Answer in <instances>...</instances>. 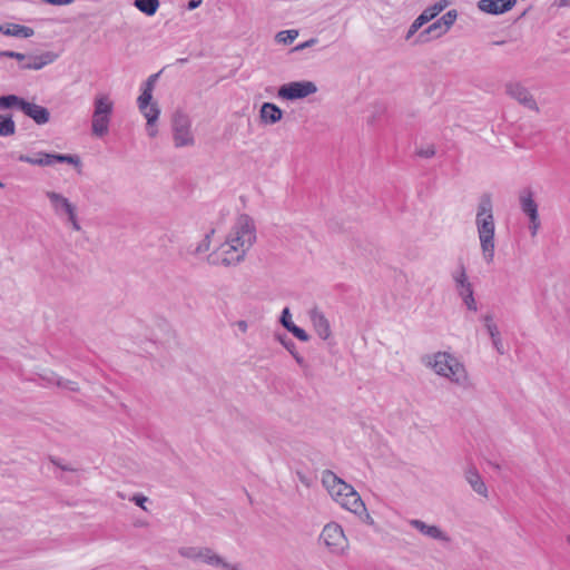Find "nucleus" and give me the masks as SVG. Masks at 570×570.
Returning a JSON list of instances; mask_svg holds the SVG:
<instances>
[{
  "label": "nucleus",
  "mask_w": 570,
  "mask_h": 570,
  "mask_svg": "<svg viewBox=\"0 0 570 570\" xmlns=\"http://www.w3.org/2000/svg\"><path fill=\"white\" fill-rule=\"evenodd\" d=\"M257 238L256 226L252 217L238 215L229 227L224 243L207 256V263L214 266H235L242 263Z\"/></svg>",
  "instance_id": "1"
},
{
  "label": "nucleus",
  "mask_w": 570,
  "mask_h": 570,
  "mask_svg": "<svg viewBox=\"0 0 570 570\" xmlns=\"http://www.w3.org/2000/svg\"><path fill=\"white\" fill-rule=\"evenodd\" d=\"M423 364L431 368L438 376L448 380L462 390L473 387L472 379L464 363L449 352H436L423 357Z\"/></svg>",
  "instance_id": "2"
},
{
  "label": "nucleus",
  "mask_w": 570,
  "mask_h": 570,
  "mask_svg": "<svg viewBox=\"0 0 570 570\" xmlns=\"http://www.w3.org/2000/svg\"><path fill=\"white\" fill-rule=\"evenodd\" d=\"M475 227L482 259L491 265L495 256V220L490 194H483L476 206Z\"/></svg>",
  "instance_id": "3"
},
{
  "label": "nucleus",
  "mask_w": 570,
  "mask_h": 570,
  "mask_svg": "<svg viewBox=\"0 0 570 570\" xmlns=\"http://www.w3.org/2000/svg\"><path fill=\"white\" fill-rule=\"evenodd\" d=\"M91 116V132L96 137H104L109 131L114 101L108 94H97L94 98Z\"/></svg>",
  "instance_id": "4"
},
{
  "label": "nucleus",
  "mask_w": 570,
  "mask_h": 570,
  "mask_svg": "<svg viewBox=\"0 0 570 570\" xmlns=\"http://www.w3.org/2000/svg\"><path fill=\"white\" fill-rule=\"evenodd\" d=\"M178 553L183 558L199 561L214 568L243 570V566L240 563H229L213 549L207 547H181L178 549Z\"/></svg>",
  "instance_id": "5"
},
{
  "label": "nucleus",
  "mask_w": 570,
  "mask_h": 570,
  "mask_svg": "<svg viewBox=\"0 0 570 570\" xmlns=\"http://www.w3.org/2000/svg\"><path fill=\"white\" fill-rule=\"evenodd\" d=\"M171 135L173 144L177 149L193 148L196 145V136L193 129V121L190 117L177 110L171 119Z\"/></svg>",
  "instance_id": "6"
},
{
  "label": "nucleus",
  "mask_w": 570,
  "mask_h": 570,
  "mask_svg": "<svg viewBox=\"0 0 570 570\" xmlns=\"http://www.w3.org/2000/svg\"><path fill=\"white\" fill-rule=\"evenodd\" d=\"M12 107L19 108L37 125H45L50 119L49 110L40 105L29 102L16 95H7L0 97V109H8Z\"/></svg>",
  "instance_id": "7"
},
{
  "label": "nucleus",
  "mask_w": 570,
  "mask_h": 570,
  "mask_svg": "<svg viewBox=\"0 0 570 570\" xmlns=\"http://www.w3.org/2000/svg\"><path fill=\"white\" fill-rule=\"evenodd\" d=\"M320 542L335 556H343L348 550V539L343 528L336 522H330L323 528Z\"/></svg>",
  "instance_id": "8"
},
{
  "label": "nucleus",
  "mask_w": 570,
  "mask_h": 570,
  "mask_svg": "<svg viewBox=\"0 0 570 570\" xmlns=\"http://www.w3.org/2000/svg\"><path fill=\"white\" fill-rule=\"evenodd\" d=\"M11 157L16 158L18 161L27 163L33 166H52L56 163H67L75 166H78L80 164L79 158L77 156L48 154L43 151H39L35 156H28L23 154H11Z\"/></svg>",
  "instance_id": "9"
},
{
  "label": "nucleus",
  "mask_w": 570,
  "mask_h": 570,
  "mask_svg": "<svg viewBox=\"0 0 570 570\" xmlns=\"http://www.w3.org/2000/svg\"><path fill=\"white\" fill-rule=\"evenodd\" d=\"M317 91L313 81H292L285 83L278 89V97L286 100H296L306 98Z\"/></svg>",
  "instance_id": "10"
},
{
  "label": "nucleus",
  "mask_w": 570,
  "mask_h": 570,
  "mask_svg": "<svg viewBox=\"0 0 570 570\" xmlns=\"http://www.w3.org/2000/svg\"><path fill=\"white\" fill-rule=\"evenodd\" d=\"M505 94L511 98L518 101L523 107L539 111V107L532 94L529 89L519 81H509L504 85Z\"/></svg>",
  "instance_id": "11"
},
{
  "label": "nucleus",
  "mask_w": 570,
  "mask_h": 570,
  "mask_svg": "<svg viewBox=\"0 0 570 570\" xmlns=\"http://www.w3.org/2000/svg\"><path fill=\"white\" fill-rule=\"evenodd\" d=\"M322 483L336 503L342 501V498L346 497L347 491H351L352 487L328 470L323 472Z\"/></svg>",
  "instance_id": "12"
},
{
  "label": "nucleus",
  "mask_w": 570,
  "mask_h": 570,
  "mask_svg": "<svg viewBox=\"0 0 570 570\" xmlns=\"http://www.w3.org/2000/svg\"><path fill=\"white\" fill-rule=\"evenodd\" d=\"M338 504L343 509L358 515L360 518H364L365 521L370 523L373 522L371 515L367 513L363 500L353 487H351V491H347L346 497L342 498V501H340Z\"/></svg>",
  "instance_id": "13"
},
{
  "label": "nucleus",
  "mask_w": 570,
  "mask_h": 570,
  "mask_svg": "<svg viewBox=\"0 0 570 570\" xmlns=\"http://www.w3.org/2000/svg\"><path fill=\"white\" fill-rule=\"evenodd\" d=\"M409 524L426 538H430V539H433V540H436V541H440L443 543H449L451 540L449 534L435 524H428L424 521L419 520V519L409 520Z\"/></svg>",
  "instance_id": "14"
},
{
  "label": "nucleus",
  "mask_w": 570,
  "mask_h": 570,
  "mask_svg": "<svg viewBox=\"0 0 570 570\" xmlns=\"http://www.w3.org/2000/svg\"><path fill=\"white\" fill-rule=\"evenodd\" d=\"M46 196L51 204L53 213L58 217L67 218L68 216H72V213L77 210L76 206L62 194L48 190L46 191Z\"/></svg>",
  "instance_id": "15"
},
{
  "label": "nucleus",
  "mask_w": 570,
  "mask_h": 570,
  "mask_svg": "<svg viewBox=\"0 0 570 570\" xmlns=\"http://www.w3.org/2000/svg\"><path fill=\"white\" fill-rule=\"evenodd\" d=\"M307 315L317 336L323 341H327L332 336V330L324 313L320 308L313 307L308 311Z\"/></svg>",
  "instance_id": "16"
},
{
  "label": "nucleus",
  "mask_w": 570,
  "mask_h": 570,
  "mask_svg": "<svg viewBox=\"0 0 570 570\" xmlns=\"http://www.w3.org/2000/svg\"><path fill=\"white\" fill-rule=\"evenodd\" d=\"M518 0H480L478 9L489 14H502L510 11Z\"/></svg>",
  "instance_id": "17"
},
{
  "label": "nucleus",
  "mask_w": 570,
  "mask_h": 570,
  "mask_svg": "<svg viewBox=\"0 0 570 570\" xmlns=\"http://www.w3.org/2000/svg\"><path fill=\"white\" fill-rule=\"evenodd\" d=\"M58 56L55 52L46 51L40 55H29L21 65L22 69L40 70L43 67L52 63Z\"/></svg>",
  "instance_id": "18"
},
{
  "label": "nucleus",
  "mask_w": 570,
  "mask_h": 570,
  "mask_svg": "<svg viewBox=\"0 0 570 570\" xmlns=\"http://www.w3.org/2000/svg\"><path fill=\"white\" fill-rule=\"evenodd\" d=\"M458 13L455 10H450L444 13L438 21L433 22L425 30L426 33H432L435 37H440L445 33L455 22Z\"/></svg>",
  "instance_id": "19"
},
{
  "label": "nucleus",
  "mask_w": 570,
  "mask_h": 570,
  "mask_svg": "<svg viewBox=\"0 0 570 570\" xmlns=\"http://www.w3.org/2000/svg\"><path fill=\"white\" fill-rule=\"evenodd\" d=\"M283 118V110L272 102H264L259 109V119L264 125H275Z\"/></svg>",
  "instance_id": "20"
},
{
  "label": "nucleus",
  "mask_w": 570,
  "mask_h": 570,
  "mask_svg": "<svg viewBox=\"0 0 570 570\" xmlns=\"http://www.w3.org/2000/svg\"><path fill=\"white\" fill-rule=\"evenodd\" d=\"M452 279L455 284V289L460 297L473 293V286L469 281L465 268L461 265L452 273Z\"/></svg>",
  "instance_id": "21"
},
{
  "label": "nucleus",
  "mask_w": 570,
  "mask_h": 570,
  "mask_svg": "<svg viewBox=\"0 0 570 570\" xmlns=\"http://www.w3.org/2000/svg\"><path fill=\"white\" fill-rule=\"evenodd\" d=\"M158 78V73L150 75L148 79L141 86V94L137 99V105L139 110L146 109L148 105L154 104L153 100V91L155 88L156 80Z\"/></svg>",
  "instance_id": "22"
},
{
  "label": "nucleus",
  "mask_w": 570,
  "mask_h": 570,
  "mask_svg": "<svg viewBox=\"0 0 570 570\" xmlns=\"http://www.w3.org/2000/svg\"><path fill=\"white\" fill-rule=\"evenodd\" d=\"M465 480L470 484V487L473 489L475 493L483 498H488V488L478 472V470L474 466H470L465 471Z\"/></svg>",
  "instance_id": "23"
},
{
  "label": "nucleus",
  "mask_w": 570,
  "mask_h": 570,
  "mask_svg": "<svg viewBox=\"0 0 570 570\" xmlns=\"http://www.w3.org/2000/svg\"><path fill=\"white\" fill-rule=\"evenodd\" d=\"M39 380L46 386L57 385V386L68 390V391H72V392L78 391L77 383L69 381V380H65L62 377H59L53 372H46L43 374H40Z\"/></svg>",
  "instance_id": "24"
},
{
  "label": "nucleus",
  "mask_w": 570,
  "mask_h": 570,
  "mask_svg": "<svg viewBox=\"0 0 570 570\" xmlns=\"http://www.w3.org/2000/svg\"><path fill=\"white\" fill-rule=\"evenodd\" d=\"M520 207L528 218H534L539 216L538 205L533 199V193L530 189H524L519 196Z\"/></svg>",
  "instance_id": "25"
},
{
  "label": "nucleus",
  "mask_w": 570,
  "mask_h": 570,
  "mask_svg": "<svg viewBox=\"0 0 570 570\" xmlns=\"http://www.w3.org/2000/svg\"><path fill=\"white\" fill-rule=\"evenodd\" d=\"M0 32L4 36L16 37V38H30L35 35L32 28L18 24V23H3L0 24Z\"/></svg>",
  "instance_id": "26"
},
{
  "label": "nucleus",
  "mask_w": 570,
  "mask_h": 570,
  "mask_svg": "<svg viewBox=\"0 0 570 570\" xmlns=\"http://www.w3.org/2000/svg\"><path fill=\"white\" fill-rule=\"evenodd\" d=\"M134 4L139 11L147 16H154L159 8L158 0H135Z\"/></svg>",
  "instance_id": "27"
},
{
  "label": "nucleus",
  "mask_w": 570,
  "mask_h": 570,
  "mask_svg": "<svg viewBox=\"0 0 570 570\" xmlns=\"http://www.w3.org/2000/svg\"><path fill=\"white\" fill-rule=\"evenodd\" d=\"M16 124L11 116L0 115V137H9L14 135Z\"/></svg>",
  "instance_id": "28"
},
{
  "label": "nucleus",
  "mask_w": 570,
  "mask_h": 570,
  "mask_svg": "<svg viewBox=\"0 0 570 570\" xmlns=\"http://www.w3.org/2000/svg\"><path fill=\"white\" fill-rule=\"evenodd\" d=\"M139 111L146 118L147 125L156 124L160 115V109L157 102L150 104L148 107H146V109Z\"/></svg>",
  "instance_id": "29"
},
{
  "label": "nucleus",
  "mask_w": 570,
  "mask_h": 570,
  "mask_svg": "<svg viewBox=\"0 0 570 570\" xmlns=\"http://www.w3.org/2000/svg\"><path fill=\"white\" fill-rule=\"evenodd\" d=\"M482 320H483L485 330L491 337V341L501 337L499 327L494 322L493 315L487 314L482 317Z\"/></svg>",
  "instance_id": "30"
},
{
  "label": "nucleus",
  "mask_w": 570,
  "mask_h": 570,
  "mask_svg": "<svg viewBox=\"0 0 570 570\" xmlns=\"http://www.w3.org/2000/svg\"><path fill=\"white\" fill-rule=\"evenodd\" d=\"M297 30H283L276 35L275 39L278 43L289 45L297 38Z\"/></svg>",
  "instance_id": "31"
},
{
  "label": "nucleus",
  "mask_w": 570,
  "mask_h": 570,
  "mask_svg": "<svg viewBox=\"0 0 570 570\" xmlns=\"http://www.w3.org/2000/svg\"><path fill=\"white\" fill-rule=\"evenodd\" d=\"M446 7V2H439L435 3L432 7L426 8L421 14L425 16V19L428 21L432 20L434 17H436L444 8Z\"/></svg>",
  "instance_id": "32"
},
{
  "label": "nucleus",
  "mask_w": 570,
  "mask_h": 570,
  "mask_svg": "<svg viewBox=\"0 0 570 570\" xmlns=\"http://www.w3.org/2000/svg\"><path fill=\"white\" fill-rule=\"evenodd\" d=\"M213 234V230L209 234H206L204 238L197 244V246L194 249L195 254H202L206 253L210 248V235Z\"/></svg>",
  "instance_id": "33"
},
{
  "label": "nucleus",
  "mask_w": 570,
  "mask_h": 570,
  "mask_svg": "<svg viewBox=\"0 0 570 570\" xmlns=\"http://www.w3.org/2000/svg\"><path fill=\"white\" fill-rule=\"evenodd\" d=\"M426 22H429V21L425 19V16L420 14L413 21V23L410 26V29H409L407 35H406V39H410Z\"/></svg>",
  "instance_id": "34"
},
{
  "label": "nucleus",
  "mask_w": 570,
  "mask_h": 570,
  "mask_svg": "<svg viewBox=\"0 0 570 570\" xmlns=\"http://www.w3.org/2000/svg\"><path fill=\"white\" fill-rule=\"evenodd\" d=\"M288 332L292 333L301 342H307L309 340L308 334L295 324L288 330Z\"/></svg>",
  "instance_id": "35"
},
{
  "label": "nucleus",
  "mask_w": 570,
  "mask_h": 570,
  "mask_svg": "<svg viewBox=\"0 0 570 570\" xmlns=\"http://www.w3.org/2000/svg\"><path fill=\"white\" fill-rule=\"evenodd\" d=\"M281 323L282 325L288 331L293 325V321H292V314L289 312V308L288 307H285L282 312V315H281Z\"/></svg>",
  "instance_id": "36"
},
{
  "label": "nucleus",
  "mask_w": 570,
  "mask_h": 570,
  "mask_svg": "<svg viewBox=\"0 0 570 570\" xmlns=\"http://www.w3.org/2000/svg\"><path fill=\"white\" fill-rule=\"evenodd\" d=\"M464 305L466 306L468 309L472 311V312H476L478 311V305H476V302L474 299V296H473V293H470L465 296H462L461 297Z\"/></svg>",
  "instance_id": "37"
},
{
  "label": "nucleus",
  "mask_w": 570,
  "mask_h": 570,
  "mask_svg": "<svg viewBox=\"0 0 570 570\" xmlns=\"http://www.w3.org/2000/svg\"><path fill=\"white\" fill-rule=\"evenodd\" d=\"M0 56L7 57V58H13V59H17L22 62H23V60L27 59V55L16 52V51H0Z\"/></svg>",
  "instance_id": "38"
},
{
  "label": "nucleus",
  "mask_w": 570,
  "mask_h": 570,
  "mask_svg": "<svg viewBox=\"0 0 570 570\" xmlns=\"http://www.w3.org/2000/svg\"><path fill=\"white\" fill-rule=\"evenodd\" d=\"M540 225L541 223L539 216L534 218H529V230L532 236H535L538 234Z\"/></svg>",
  "instance_id": "39"
},
{
  "label": "nucleus",
  "mask_w": 570,
  "mask_h": 570,
  "mask_svg": "<svg viewBox=\"0 0 570 570\" xmlns=\"http://www.w3.org/2000/svg\"><path fill=\"white\" fill-rule=\"evenodd\" d=\"M434 154H435V149H434V147L432 145H429L426 147L420 148L417 150V155L420 157H424V158H430V157L434 156Z\"/></svg>",
  "instance_id": "40"
},
{
  "label": "nucleus",
  "mask_w": 570,
  "mask_h": 570,
  "mask_svg": "<svg viewBox=\"0 0 570 570\" xmlns=\"http://www.w3.org/2000/svg\"><path fill=\"white\" fill-rule=\"evenodd\" d=\"M317 42H318V40L316 38H311L309 40L302 42V43L297 45L296 47H294L293 51L304 50L306 48H309V47L316 45Z\"/></svg>",
  "instance_id": "41"
},
{
  "label": "nucleus",
  "mask_w": 570,
  "mask_h": 570,
  "mask_svg": "<svg viewBox=\"0 0 570 570\" xmlns=\"http://www.w3.org/2000/svg\"><path fill=\"white\" fill-rule=\"evenodd\" d=\"M66 219L72 226V228L75 230H80V224L78 222L77 210L75 213H72V216H68Z\"/></svg>",
  "instance_id": "42"
},
{
  "label": "nucleus",
  "mask_w": 570,
  "mask_h": 570,
  "mask_svg": "<svg viewBox=\"0 0 570 570\" xmlns=\"http://www.w3.org/2000/svg\"><path fill=\"white\" fill-rule=\"evenodd\" d=\"M492 345L499 354H504V347L501 337L492 340Z\"/></svg>",
  "instance_id": "43"
},
{
  "label": "nucleus",
  "mask_w": 570,
  "mask_h": 570,
  "mask_svg": "<svg viewBox=\"0 0 570 570\" xmlns=\"http://www.w3.org/2000/svg\"><path fill=\"white\" fill-rule=\"evenodd\" d=\"M46 3L53 6H66L72 3L75 0H42Z\"/></svg>",
  "instance_id": "44"
},
{
  "label": "nucleus",
  "mask_w": 570,
  "mask_h": 570,
  "mask_svg": "<svg viewBox=\"0 0 570 570\" xmlns=\"http://www.w3.org/2000/svg\"><path fill=\"white\" fill-rule=\"evenodd\" d=\"M146 130H147V134L149 137L154 138L157 136L158 134V130L156 128V124H153V125H147L146 124Z\"/></svg>",
  "instance_id": "45"
},
{
  "label": "nucleus",
  "mask_w": 570,
  "mask_h": 570,
  "mask_svg": "<svg viewBox=\"0 0 570 570\" xmlns=\"http://www.w3.org/2000/svg\"><path fill=\"white\" fill-rule=\"evenodd\" d=\"M137 505L141 507L144 510H146L144 503L147 501V498L144 495H135L131 499Z\"/></svg>",
  "instance_id": "46"
},
{
  "label": "nucleus",
  "mask_w": 570,
  "mask_h": 570,
  "mask_svg": "<svg viewBox=\"0 0 570 570\" xmlns=\"http://www.w3.org/2000/svg\"><path fill=\"white\" fill-rule=\"evenodd\" d=\"M202 4V0H189L187 4L188 10H194Z\"/></svg>",
  "instance_id": "47"
},
{
  "label": "nucleus",
  "mask_w": 570,
  "mask_h": 570,
  "mask_svg": "<svg viewBox=\"0 0 570 570\" xmlns=\"http://www.w3.org/2000/svg\"><path fill=\"white\" fill-rule=\"evenodd\" d=\"M242 333H246L248 325L245 321H237L235 324Z\"/></svg>",
  "instance_id": "48"
},
{
  "label": "nucleus",
  "mask_w": 570,
  "mask_h": 570,
  "mask_svg": "<svg viewBox=\"0 0 570 570\" xmlns=\"http://www.w3.org/2000/svg\"><path fill=\"white\" fill-rule=\"evenodd\" d=\"M295 358L298 364H301V365L303 364V358L301 356H295Z\"/></svg>",
  "instance_id": "49"
},
{
  "label": "nucleus",
  "mask_w": 570,
  "mask_h": 570,
  "mask_svg": "<svg viewBox=\"0 0 570 570\" xmlns=\"http://www.w3.org/2000/svg\"><path fill=\"white\" fill-rule=\"evenodd\" d=\"M567 542L570 546V535L567 537Z\"/></svg>",
  "instance_id": "50"
},
{
  "label": "nucleus",
  "mask_w": 570,
  "mask_h": 570,
  "mask_svg": "<svg viewBox=\"0 0 570 570\" xmlns=\"http://www.w3.org/2000/svg\"><path fill=\"white\" fill-rule=\"evenodd\" d=\"M0 187L2 188L3 187V184L0 181Z\"/></svg>",
  "instance_id": "51"
}]
</instances>
